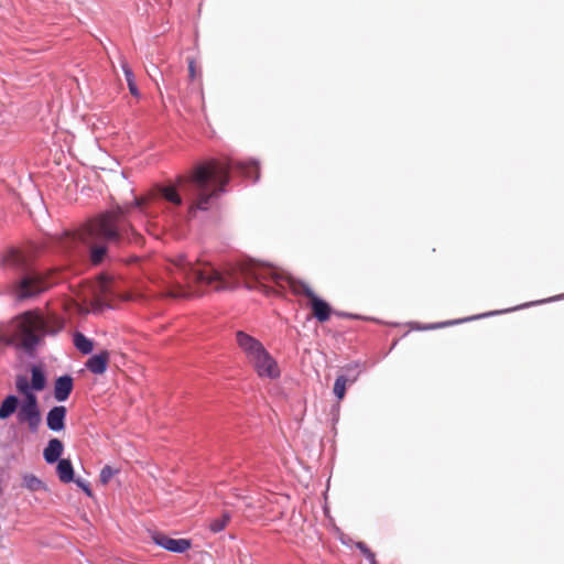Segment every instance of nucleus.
I'll return each instance as SVG.
<instances>
[{
  "label": "nucleus",
  "mask_w": 564,
  "mask_h": 564,
  "mask_svg": "<svg viewBox=\"0 0 564 564\" xmlns=\"http://www.w3.org/2000/svg\"><path fill=\"white\" fill-rule=\"evenodd\" d=\"M170 270L172 281L167 288V295L174 299L197 296L204 286L216 291L243 286L248 291L259 290L267 295L281 294L289 288L294 294H304L310 299L308 307L317 322L325 323L333 314L330 304L318 296L308 284L252 258L226 262L224 267L217 268L204 259H191L186 254H178Z\"/></svg>",
  "instance_id": "f257e3e1"
},
{
  "label": "nucleus",
  "mask_w": 564,
  "mask_h": 564,
  "mask_svg": "<svg viewBox=\"0 0 564 564\" xmlns=\"http://www.w3.org/2000/svg\"><path fill=\"white\" fill-rule=\"evenodd\" d=\"M234 173L257 183L260 178V163L256 159H212L197 164L188 174L180 175L174 184L159 186L156 195L166 203L175 223H188L196 217L197 212H207L213 200L226 193Z\"/></svg>",
  "instance_id": "f03ea898"
},
{
  "label": "nucleus",
  "mask_w": 564,
  "mask_h": 564,
  "mask_svg": "<svg viewBox=\"0 0 564 564\" xmlns=\"http://www.w3.org/2000/svg\"><path fill=\"white\" fill-rule=\"evenodd\" d=\"M128 209L117 206L100 214L89 226L86 247L91 265L111 261L117 257V249L141 242V236L128 220Z\"/></svg>",
  "instance_id": "7ed1b4c3"
},
{
  "label": "nucleus",
  "mask_w": 564,
  "mask_h": 564,
  "mask_svg": "<svg viewBox=\"0 0 564 564\" xmlns=\"http://www.w3.org/2000/svg\"><path fill=\"white\" fill-rule=\"evenodd\" d=\"M64 328V321L52 314L37 310L25 311L15 316L11 323L0 325V350L13 346L34 357L37 347L46 336H56Z\"/></svg>",
  "instance_id": "20e7f679"
},
{
  "label": "nucleus",
  "mask_w": 564,
  "mask_h": 564,
  "mask_svg": "<svg viewBox=\"0 0 564 564\" xmlns=\"http://www.w3.org/2000/svg\"><path fill=\"white\" fill-rule=\"evenodd\" d=\"M0 265L12 274L13 294L18 302L37 297L54 283L50 274L36 269L30 257L18 248H9L2 254Z\"/></svg>",
  "instance_id": "39448f33"
},
{
  "label": "nucleus",
  "mask_w": 564,
  "mask_h": 564,
  "mask_svg": "<svg viewBox=\"0 0 564 564\" xmlns=\"http://www.w3.org/2000/svg\"><path fill=\"white\" fill-rule=\"evenodd\" d=\"M249 361L252 364L257 375L261 378L278 379L281 376L278 362L267 348L252 357Z\"/></svg>",
  "instance_id": "423d86ee"
},
{
  "label": "nucleus",
  "mask_w": 564,
  "mask_h": 564,
  "mask_svg": "<svg viewBox=\"0 0 564 564\" xmlns=\"http://www.w3.org/2000/svg\"><path fill=\"white\" fill-rule=\"evenodd\" d=\"M151 538L156 546L175 554H183L192 547L191 539H174L158 531H153Z\"/></svg>",
  "instance_id": "0eeeda50"
},
{
  "label": "nucleus",
  "mask_w": 564,
  "mask_h": 564,
  "mask_svg": "<svg viewBox=\"0 0 564 564\" xmlns=\"http://www.w3.org/2000/svg\"><path fill=\"white\" fill-rule=\"evenodd\" d=\"M509 312H511L510 308L499 310V311H491V312H487V313L469 316V317H466V318L451 319V321L437 322V323H431V324H421V323H417V322H412V323H410V326L414 330L440 329V328H444V327L462 324V323H465V322L480 319V318H485V317H489V316H495V315H499V314H505V313H509Z\"/></svg>",
  "instance_id": "6e6552de"
},
{
  "label": "nucleus",
  "mask_w": 564,
  "mask_h": 564,
  "mask_svg": "<svg viewBox=\"0 0 564 564\" xmlns=\"http://www.w3.org/2000/svg\"><path fill=\"white\" fill-rule=\"evenodd\" d=\"M14 384L18 393L23 397V399L20 400V406L40 408L39 399L36 395V392L39 391L29 388V378L26 376L17 375Z\"/></svg>",
  "instance_id": "1a4fd4ad"
},
{
  "label": "nucleus",
  "mask_w": 564,
  "mask_h": 564,
  "mask_svg": "<svg viewBox=\"0 0 564 564\" xmlns=\"http://www.w3.org/2000/svg\"><path fill=\"white\" fill-rule=\"evenodd\" d=\"M236 341L238 347L243 351L248 360L256 355L260 354L265 347L256 337L247 334L243 330L236 332Z\"/></svg>",
  "instance_id": "9d476101"
},
{
  "label": "nucleus",
  "mask_w": 564,
  "mask_h": 564,
  "mask_svg": "<svg viewBox=\"0 0 564 564\" xmlns=\"http://www.w3.org/2000/svg\"><path fill=\"white\" fill-rule=\"evenodd\" d=\"M17 420L20 424H26L31 433H36L42 423L41 409L20 406L17 413Z\"/></svg>",
  "instance_id": "9b49d317"
},
{
  "label": "nucleus",
  "mask_w": 564,
  "mask_h": 564,
  "mask_svg": "<svg viewBox=\"0 0 564 564\" xmlns=\"http://www.w3.org/2000/svg\"><path fill=\"white\" fill-rule=\"evenodd\" d=\"M67 409L65 405L52 406L45 416L46 426L50 431L58 433L66 427Z\"/></svg>",
  "instance_id": "f8f14e48"
},
{
  "label": "nucleus",
  "mask_w": 564,
  "mask_h": 564,
  "mask_svg": "<svg viewBox=\"0 0 564 564\" xmlns=\"http://www.w3.org/2000/svg\"><path fill=\"white\" fill-rule=\"evenodd\" d=\"M74 389V378L68 375H62L54 381L53 395L57 402H65Z\"/></svg>",
  "instance_id": "ddd939ff"
},
{
  "label": "nucleus",
  "mask_w": 564,
  "mask_h": 564,
  "mask_svg": "<svg viewBox=\"0 0 564 564\" xmlns=\"http://www.w3.org/2000/svg\"><path fill=\"white\" fill-rule=\"evenodd\" d=\"M109 359L110 352L104 349L98 354L91 355L85 366L94 375H104L108 369Z\"/></svg>",
  "instance_id": "4468645a"
},
{
  "label": "nucleus",
  "mask_w": 564,
  "mask_h": 564,
  "mask_svg": "<svg viewBox=\"0 0 564 564\" xmlns=\"http://www.w3.org/2000/svg\"><path fill=\"white\" fill-rule=\"evenodd\" d=\"M64 452V444L59 438H51L45 448L43 449V458L46 464L54 465L56 462L62 459Z\"/></svg>",
  "instance_id": "2eb2a0df"
},
{
  "label": "nucleus",
  "mask_w": 564,
  "mask_h": 564,
  "mask_svg": "<svg viewBox=\"0 0 564 564\" xmlns=\"http://www.w3.org/2000/svg\"><path fill=\"white\" fill-rule=\"evenodd\" d=\"M31 380H29V388L37 391H43L47 386V377L43 365L32 364L30 366Z\"/></svg>",
  "instance_id": "dca6fc26"
},
{
  "label": "nucleus",
  "mask_w": 564,
  "mask_h": 564,
  "mask_svg": "<svg viewBox=\"0 0 564 564\" xmlns=\"http://www.w3.org/2000/svg\"><path fill=\"white\" fill-rule=\"evenodd\" d=\"M20 408V398L17 394L6 395L0 403V420L4 421L18 413Z\"/></svg>",
  "instance_id": "f3484780"
},
{
  "label": "nucleus",
  "mask_w": 564,
  "mask_h": 564,
  "mask_svg": "<svg viewBox=\"0 0 564 564\" xmlns=\"http://www.w3.org/2000/svg\"><path fill=\"white\" fill-rule=\"evenodd\" d=\"M56 464V474L58 479L64 484H70L75 480V470L70 459L62 458Z\"/></svg>",
  "instance_id": "a211bd4d"
},
{
  "label": "nucleus",
  "mask_w": 564,
  "mask_h": 564,
  "mask_svg": "<svg viewBox=\"0 0 564 564\" xmlns=\"http://www.w3.org/2000/svg\"><path fill=\"white\" fill-rule=\"evenodd\" d=\"M360 371H357L354 376H338L335 380L333 392L338 400H343L346 395L347 382L354 383L358 380Z\"/></svg>",
  "instance_id": "6ab92c4d"
},
{
  "label": "nucleus",
  "mask_w": 564,
  "mask_h": 564,
  "mask_svg": "<svg viewBox=\"0 0 564 564\" xmlns=\"http://www.w3.org/2000/svg\"><path fill=\"white\" fill-rule=\"evenodd\" d=\"M73 344L83 355H89L94 350V340L78 330L73 334Z\"/></svg>",
  "instance_id": "aec40b11"
},
{
  "label": "nucleus",
  "mask_w": 564,
  "mask_h": 564,
  "mask_svg": "<svg viewBox=\"0 0 564 564\" xmlns=\"http://www.w3.org/2000/svg\"><path fill=\"white\" fill-rule=\"evenodd\" d=\"M22 487L32 492L47 490L46 484L37 476L30 473L22 475Z\"/></svg>",
  "instance_id": "412c9836"
},
{
  "label": "nucleus",
  "mask_w": 564,
  "mask_h": 564,
  "mask_svg": "<svg viewBox=\"0 0 564 564\" xmlns=\"http://www.w3.org/2000/svg\"><path fill=\"white\" fill-rule=\"evenodd\" d=\"M231 520V512L230 511H223L219 517L213 518L208 523V529L213 533H219L221 532L229 521Z\"/></svg>",
  "instance_id": "4be33fe9"
},
{
  "label": "nucleus",
  "mask_w": 564,
  "mask_h": 564,
  "mask_svg": "<svg viewBox=\"0 0 564 564\" xmlns=\"http://www.w3.org/2000/svg\"><path fill=\"white\" fill-rule=\"evenodd\" d=\"M121 68H122V72L124 74V77H126L127 85H128L130 94L132 96H134V97H139L140 96V90H139V88L137 86L132 68L129 66V64L127 62H122L121 63Z\"/></svg>",
  "instance_id": "5701e85b"
},
{
  "label": "nucleus",
  "mask_w": 564,
  "mask_h": 564,
  "mask_svg": "<svg viewBox=\"0 0 564 564\" xmlns=\"http://www.w3.org/2000/svg\"><path fill=\"white\" fill-rule=\"evenodd\" d=\"M560 300H564V293L560 294V295L551 296L549 299L523 303V304L517 305L514 307H510V311H519V310L528 308L531 306H535V305H540V304H544V303H551V302H555V301H560Z\"/></svg>",
  "instance_id": "b1692460"
},
{
  "label": "nucleus",
  "mask_w": 564,
  "mask_h": 564,
  "mask_svg": "<svg viewBox=\"0 0 564 564\" xmlns=\"http://www.w3.org/2000/svg\"><path fill=\"white\" fill-rule=\"evenodd\" d=\"M366 369V362L361 360H355L352 362H349L343 367V370L345 372L344 376L350 377L354 376L357 371H360V373Z\"/></svg>",
  "instance_id": "393cba45"
},
{
  "label": "nucleus",
  "mask_w": 564,
  "mask_h": 564,
  "mask_svg": "<svg viewBox=\"0 0 564 564\" xmlns=\"http://www.w3.org/2000/svg\"><path fill=\"white\" fill-rule=\"evenodd\" d=\"M356 547L368 560L369 564H378L375 553L367 546L365 542H356Z\"/></svg>",
  "instance_id": "a878e982"
},
{
  "label": "nucleus",
  "mask_w": 564,
  "mask_h": 564,
  "mask_svg": "<svg viewBox=\"0 0 564 564\" xmlns=\"http://www.w3.org/2000/svg\"><path fill=\"white\" fill-rule=\"evenodd\" d=\"M118 470L112 468L111 466L109 465H106L101 468L100 470V475H99V480L102 485H106L110 481V479L115 476V474H117Z\"/></svg>",
  "instance_id": "bb28decb"
},
{
  "label": "nucleus",
  "mask_w": 564,
  "mask_h": 564,
  "mask_svg": "<svg viewBox=\"0 0 564 564\" xmlns=\"http://www.w3.org/2000/svg\"><path fill=\"white\" fill-rule=\"evenodd\" d=\"M72 482H75L76 486L78 488H80L87 497L93 496V490H91L90 484L88 481H86L85 479L75 477V480H73Z\"/></svg>",
  "instance_id": "cd10ccee"
},
{
  "label": "nucleus",
  "mask_w": 564,
  "mask_h": 564,
  "mask_svg": "<svg viewBox=\"0 0 564 564\" xmlns=\"http://www.w3.org/2000/svg\"><path fill=\"white\" fill-rule=\"evenodd\" d=\"M333 314L339 316V317H343V318H348V319H360L361 317L357 314H354V313H347V312H337V311H334L333 310Z\"/></svg>",
  "instance_id": "c85d7f7f"
},
{
  "label": "nucleus",
  "mask_w": 564,
  "mask_h": 564,
  "mask_svg": "<svg viewBox=\"0 0 564 564\" xmlns=\"http://www.w3.org/2000/svg\"><path fill=\"white\" fill-rule=\"evenodd\" d=\"M188 70H189L191 77H194L195 76V66H194V62L193 61H191L189 64H188Z\"/></svg>",
  "instance_id": "c756f323"
},
{
  "label": "nucleus",
  "mask_w": 564,
  "mask_h": 564,
  "mask_svg": "<svg viewBox=\"0 0 564 564\" xmlns=\"http://www.w3.org/2000/svg\"><path fill=\"white\" fill-rule=\"evenodd\" d=\"M133 205H134L135 207H140V202H139L138 199H134Z\"/></svg>",
  "instance_id": "7c9ffc66"
}]
</instances>
